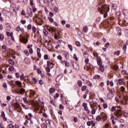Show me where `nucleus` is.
<instances>
[{
	"instance_id": "473e14b6",
	"label": "nucleus",
	"mask_w": 128,
	"mask_h": 128,
	"mask_svg": "<svg viewBox=\"0 0 128 128\" xmlns=\"http://www.w3.org/2000/svg\"><path fill=\"white\" fill-rule=\"evenodd\" d=\"M46 124H50V122H54L52 121H50V120H46Z\"/></svg>"
},
{
	"instance_id": "dca6fc26",
	"label": "nucleus",
	"mask_w": 128,
	"mask_h": 128,
	"mask_svg": "<svg viewBox=\"0 0 128 128\" xmlns=\"http://www.w3.org/2000/svg\"><path fill=\"white\" fill-rule=\"evenodd\" d=\"M88 32V26H84L83 28V32Z\"/></svg>"
},
{
	"instance_id": "72a5a7b5",
	"label": "nucleus",
	"mask_w": 128,
	"mask_h": 128,
	"mask_svg": "<svg viewBox=\"0 0 128 128\" xmlns=\"http://www.w3.org/2000/svg\"><path fill=\"white\" fill-rule=\"evenodd\" d=\"M60 33H58V34H54V38H56V40H58V36H60Z\"/></svg>"
},
{
	"instance_id": "b1692460",
	"label": "nucleus",
	"mask_w": 128,
	"mask_h": 128,
	"mask_svg": "<svg viewBox=\"0 0 128 128\" xmlns=\"http://www.w3.org/2000/svg\"><path fill=\"white\" fill-rule=\"evenodd\" d=\"M86 82L88 86H92V84L88 80H86Z\"/></svg>"
},
{
	"instance_id": "680f3d73",
	"label": "nucleus",
	"mask_w": 128,
	"mask_h": 128,
	"mask_svg": "<svg viewBox=\"0 0 128 128\" xmlns=\"http://www.w3.org/2000/svg\"><path fill=\"white\" fill-rule=\"evenodd\" d=\"M103 108H104L106 109V108H108V104H103Z\"/></svg>"
},
{
	"instance_id": "4be33fe9",
	"label": "nucleus",
	"mask_w": 128,
	"mask_h": 128,
	"mask_svg": "<svg viewBox=\"0 0 128 128\" xmlns=\"http://www.w3.org/2000/svg\"><path fill=\"white\" fill-rule=\"evenodd\" d=\"M39 3L40 4V6H43L46 4V1L44 0H39Z\"/></svg>"
},
{
	"instance_id": "c9c22d12",
	"label": "nucleus",
	"mask_w": 128,
	"mask_h": 128,
	"mask_svg": "<svg viewBox=\"0 0 128 128\" xmlns=\"http://www.w3.org/2000/svg\"><path fill=\"white\" fill-rule=\"evenodd\" d=\"M54 6V4H52V2H50V3L48 4V6L49 8H52Z\"/></svg>"
},
{
	"instance_id": "864d4df0",
	"label": "nucleus",
	"mask_w": 128,
	"mask_h": 128,
	"mask_svg": "<svg viewBox=\"0 0 128 128\" xmlns=\"http://www.w3.org/2000/svg\"><path fill=\"white\" fill-rule=\"evenodd\" d=\"M32 30H33V32H36V27L34 26H33L32 27Z\"/></svg>"
},
{
	"instance_id": "2f4dec72",
	"label": "nucleus",
	"mask_w": 128,
	"mask_h": 128,
	"mask_svg": "<svg viewBox=\"0 0 128 128\" xmlns=\"http://www.w3.org/2000/svg\"><path fill=\"white\" fill-rule=\"evenodd\" d=\"M24 54H25L27 56H30V53L28 52V50H24Z\"/></svg>"
},
{
	"instance_id": "c03bdc74",
	"label": "nucleus",
	"mask_w": 128,
	"mask_h": 128,
	"mask_svg": "<svg viewBox=\"0 0 128 128\" xmlns=\"http://www.w3.org/2000/svg\"><path fill=\"white\" fill-rule=\"evenodd\" d=\"M6 34L8 36H12V32H6Z\"/></svg>"
},
{
	"instance_id": "393cba45",
	"label": "nucleus",
	"mask_w": 128,
	"mask_h": 128,
	"mask_svg": "<svg viewBox=\"0 0 128 128\" xmlns=\"http://www.w3.org/2000/svg\"><path fill=\"white\" fill-rule=\"evenodd\" d=\"M54 90H56V89H54V88H50V89L49 90V92L50 94H53V92H54Z\"/></svg>"
},
{
	"instance_id": "58836bf2",
	"label": "nucleus",
	"mask_w": 128,
	"mask_h": 128,
	"mask_svg": "<svg viewBox=\"0 0 128 128\" xmlns=\"http://www.w3.org/2000/svg\"><path fill=\"white\" fill-rule=\"evenodd\" d=\"M116 30L118 32H122V30L120 29V27H117L116 28Z\"/></svg>"
},
{
	"instance_id": "13d9d810",
	"label": "nucleus",
	"mask_w": 128,
	"mask_h": 128,
	"mask_svg": "<svg viewBox=\"0 0 128 128\" xmlns=\"http://www.w3.org/2000/svg\"><path fill=\"white\" fill-rule=\"evenodd\" d=\"M84 62L86 64H88V62H90V60L88 58H86Z\"/></svg>"
},
{
	"instance_id": "1a4fd4ad",
	"label": "nucleus",
	"mask_w": 128,
	"mask_h": 128,
	"mask_svg": "<svg viewBox=\"0 0 128 128\" xmlns=\"http://www.w3.org/2000/svg\"><path fill=\"white\" fill-rule=\"evenodd\" d=\"M80 78L82 80H83L84 82H86V80H88V76L86 74H82Z\"/></svg>"
},
{
	"instance_id": "4d7b16f0",
	"label": "nucleus",
	"mask_w": 128,
	"mask_h": 128,
	"mask_svg": "<svg viewBox=\"0 0 128 128\" xmlns=\"http://www.w3.org/2000/svg\"><path fill=\"white\" fill-rule=\"evenodd\" d=\"M105 48H108V46H110V42H106V44H105V46H104Z\"/></svg>"
},
{
	"instance_id": "c85d7f7f",
	"label": "nucleus",
	"mask_w": 128,
	"mask_h": 128,
	"mask_svg": "<svg viewBox=\"0 0 128 128\" xmlns=\"http://www.w3.org/2000/svg\"><path fill=\"white\" fill-rule=\"evenodd\" d=\"M8 70L10 72H12V70H14V67L12 66H10Z\"/></svg>"
},
{
	"instance_id": "20e7f679",
	"label": "nucleus",
	"mask_w": 128,
	"mask_h": 128,
	"mask_svg": "<svg viewBox=\"0 0 128 128\" xmlns=\"http://www.w3.org/2000/svg\"><path fill=\"white\" fill-rule=\"evenodd\" d=\"M20 40L21 42H22L23 44H26L28 41L26 37H24L22 36H20Z\"/></svg>"
},
{
	"instance_id": "79ce46f5",
	"label": "nucleus",
	"mask_w": 128,
	"mask_h": 128,
	"mask_svg": "<svg viewBox=\"0 0 128 128\" xmlns=\"http://www.w3.org/2000/svg\"><path fill=\"white\" fill-rule=\"evenodd\" d=\"M84 110H86V112H87L88 114H90V110H88V108L87 107H85L84 108Z\"/></svg>"
},
{
	"instance_id": "a19ab883",
	"label": "nucleus",
	"mask_w": 128,
	"mask_h": 128,
	"mask_svg": "<svg viewBox=\"0 0 128 128\" xmlns=\"http://www.w3.org/2000/svg\"><path fill=\"white\" fill-rule=\"evenodd\" d=\"M114 70H118V66L117 65L114 66Z\"/></svg>"
},
{
	"instance_id": "f8f14e48",
	"label": "nucleus",
	"mask_w": 128,
	"mask_h": 128,
	"mask_svg": "<svg viewBox=\"0 0 128 128\" xmlns=\"http://www.w3.org/2000/svg\"><path fill=\"white\" fill-rule=\"evenodd\" d=\"M37 56L39 58H42V54H40V49L37 48Z\"/></svg>"
},
{
	"instance_id": "4c0bfd02",
	"label": "nucleus",
	"mask_w": 128,
	"mask_h": 128,
	"mask_svg": "<svg viewBox=\"0 0 128 128\" xmlns=\"http://www.w3.org/2000/svg\"><path fill=\"white\" fill-rule=\"evenodd\" d=\"M72 66H73L75 70H76V68H78V64H76V63L73 64Z\"/></svg>"
},
{
	"instance_id": "423d86ee",
	"label": "nucleus",
	"mask_w": 128,
	"mask_h": 128,
	"mask_svg": "<svg viewBox=\"0 0 128 128\" xmlns=\"http://www.w3.org/2000/svg\"><path fill=\"white\" fill-rule=\"evenodd\" d=\"M114 114L116 116H122V112L120 109L119 108L116 111Z\"/></svg>"
},
{
	"instance_id": "e433bc0d",
	"label": "nucleus",
	"mask_w": 128,
	"mask_h": 128,
	"mask_svg": "<svg viewBox=\"0 0 128 128\" xmlns=\"http://www.w3.org/2000/svg\"><path fill=\"white\" fill-rule=\"evenodd\" d=\"M4 35L2 34H0V40H4Z\"/></svg>"
},
{
	"instance_id": "412c9836",
	"label": "nucleus",
	"mask_w": 128,
	"mask_h": 128,
	"mask_svg": "<svg viewBox=\"0 0 128 128\" xmlns=\"http://www.w3.org/2000/svg\"><path fill=\"white\" fill-rule=\"evenodd\" d=\"M112 10H116V8H118V6L114 4H112Z\"/></svg>"
},
{
	"instance_id": "6e6552de",
	"label": "nucleus",
	"mask_w": 128,
	"mask_h": 128,
	"mask_svg": "<svg viewBox=\"0 0 128 128\" xmlns=\"http://www.w3.org/2000/svg\"><path fill=\"white\" fill-rule=\"evenodd\" d=\"M63 54L65 56L66 60H68L70 58V56L68 55V53L66 51H63Z\"/></svg>"
},
{
	"instance_id": "c756f323",
	"label": "nucleus",
	"mask_w": 128,
	"mask_h": 128,
	"mask_svg": "<svg viewBox=\"0 0 128 128\" xmlns=\"http://www.w3.org/2000/svg\"><path fill=\"white\" fill-rule=\"evenodd\" d=\"M68 48L70 52H72V44H69L68 45Z\"/></svg>"
},
{
	"instance_id": "39448f33",
	"label": "nucleus",
	"mask_w": 128,
	"mask_h": 128,
	"mask_svg": "<svg viewBox=\"0 0 128 128\" xmlns=\"http://www.w3.org/2000/svg\"><path fill=\"white\" fill-rule=\"evenodd\" d=\"M110 92L108 94L107 97L108 100H112V98H114V92L112 90H110Z\"/></svg>"
},
{
	"instance_id": "09e8293b",
	"label": "nucleus",
	"mask_w": 128,
	"mask_h": 128,
	"mask_svg": "<svg viewBox=\"0 0 128 128\" xmlns=\"http://www.w3.org/2000/svg\"><path fill=\"white\" fill-rule=\"evenodd\" d=\"M8 128H14V125L12 124H10L7 126Z\"/></svg>"
},
{
	"instance_id": "5701e85b",
	"label": "nucleus",
	"mask_w": 128,
	"mask_h": 128,
	"mask_svg": "<svg viewBox=\"0 0 128 128\" xmlns=\"http://www.w3.org/2000/svg\"><path fill=\"white\" fill-rule=\"evenodd\" d=\"M123 14L124 16H128V11L127 10H123Z\"/></svg>"
},
{
	"instance_id": "bb28decb",
	"label": "nucleus",
	"mask_w": 128,
	"mask_h": 128,
	"mask_svg": "<svg viewBox=\"0 0 128 128\" xmlns=\"http://www.w3.org/2000/svg\"><path fill=\"white\" fill-rule=\"evenodd\" d=\"M64 62L65 64V66H66V68H68V66H70V64L68 63V61L64 60Z\"/></svg>"
},
{
	"instance_id": "a211bd4d",
	"label": "nucleus",
	"mask_w": 128,
	"mask_h": 128,
	"mask_svg": "<svg viewBox=\"0 0 128 128\" xmlns=\"http://www.w3.org/2000/svg\"><path fill=\"white\" fill-rule=\"evenodd\" d=\"M8 62L10 64H12V66H14V61L12 59L9 60Z\"/></svg>"
},
{
	"instance_id": "6e6d98bb",
	"label": "nucleus",
	"mask_w": 128,
	"mask_h": 128,
	"mask_svg": "<svg viewBox=\"0 0 128 128\" xmlns=\"http://www.w3.org/2000/svg\"><path fill=\"white\" fill-rule=\"evenodd\" d=\"M29 50H30V48H32V44H28L27 46Z\"/></svg>"
},
{
	"instance_id": "49530a36",
	"label": "nucleus",
	"mask_w": 128,
	"mask_h": 128,
	"mask_svg": "<svg viewBox=\"0 0 128 128\" xmlns=\"http://www.w3.org/2000/svg\"><path fill=\"white\" fill-rule=\"evenodd\" d=\"M76 44L77 46H80V42L78 41L76 42Z\"/></svg>"
},
{
	"instance_id": "a878e982",
	"label": "nucleus",
	"mask_w": 128,
	"mask_h": 128,
	"mask_svg": "<svg viewBox=\"0 0 128 128\" xmlns=\"http://www.w3.org/2000/svg\"><path fill=\"white\" fill-rule=\"evenodd\" d=\"M118 82L120 84H122V82H124V79L123 78H120L118 80Z\"/></svg>"
},
{
	"instance_id": "0e129e2a",
	"label": "nucleus",
	"mask_w": 128,
	"mask_h": 128,
	"mask_svg": "<svg viewBox=\"0 0 128 128\" xmlns=\"http://www.w3.org/2000/svg\"><path fill=\"white\" fill-rule=\"evenodd\" d=\"M82 106L84 108H86L88 106V104L86 103H83Z\"/></svg>"
},
{
	"instance_id": "aec40b11",
	"label": "nucleus",
	"mask_w": 128,
	"mask_h": 128,
	"mask_svg": "<svg viewBox=\"0 0 128 128\" xmlns=\"http://www.w3.org/2000/svg\"><path fill=\"white\" fill-rule=\"evenodd\" d=\"M93 78H94V80H100V75H95L94 76Z\"/></svg>"
},
{
	"instance_id": "7ed1b4c3",
	"label": "nucleus",
	"mask_w": 128,
	"mask_h": 128,
	"mask_svg": "<svg viewBox=\"0 0 128 128\" xmlns=\"http://www.w3.org/2000/svg\"><path fill=\"white\" fill-rule=\"evenodd\" d=\"M97 62L98 66H100V71L102 72H104V66L102 65V58L100 56L97 57Z\"/></svg>"
},
{
	"instance_id": "2eb2a0df",
	"label": "nucleus",
	"mask_w": 128,
	"mask_h": 128,
	"mask_svg": "<svg viewBox=\"0 0 128 128\" xmlns=\"http://www.w3.org/2000/svg\"><path fill=\"white\" fill-rule=\"evenodd\" d=\"M24 62H26V64H30V59L27 58H25L24 60Z\"/></svg>"
},
{
	"instance_id": "de8ad7c7",
	"label": "nucleus",
	"mask_w": 128,
	"mask_h": 128,
	"mask_svg": "<svg viewBox=\"0 0 128 128\" xmlns=\"http://www.w3.org/2000/svg\"><path fill=\"white\" fill-rule=\"evenodd\" d=\"M24 74H22L20 76V80H24Z\"/></svg>"
},
{
	"instance_id": "ddd939ff",
	"label": "nucleus",
	"mask_w": 128,
	"mask_h": 128,
	"mask_svg": "<svg viewBox=\"0 0 128 128\" xmlns=\"http://www.w3.org/2000/svg\"><path fill=\"white\" fill-rule=\"evenodd\" d=\"M98 110V106H96L92 110V114H96V111Z\"/></svg>"
},
{
	"instance_id": "338daca9",
	"label": "nucleus",
	"mask_w": 128,
	"mask_h": 128,
	"mask_svg": "<svg viewBox=\"0 0 128 128\" xmlns=\"http://www.w3.org/2000/svg\"><path fill=\"white\" fill-rule=\"evenodd\" d=\"M59 108L60 110H64V106H62V104H60L59 106Z\"/></svg>"
},
{
	"instance_id": "f704fd0d",
	"label": "nucleus",
	"mask_w": 128,
	"mask_h": 128,
	"mask_svg": "<svg viewBox=\"0 0 128 128\" xmlns=\"http://www.w3.org/2000/svg\"><path fill=\"white\" fill-rule=\"evenodd\" d=\"M86 90V86H82V92H84V90Z\"/></svg>"
},
{
	"instance_id": "9d476101",
	"label": "nucleus",
	"mask_w": 128,
	"mask_h": 128,
	"mask_svg": "<svg viewBox=\"0 0 128 128\" xmlns=\"http://www.w3.org/2000/svg\"><path fill=\"white\" fill-rule=\"evenodd\" d=\"M28 14L30 18H32V8H30V10H28Z\"/></svg>"
},
{
	"instance_id": "e2e57ef3",
	"label": "nucleus",
	"mask_w": 128,
	"mask_h": 128,
	"mask_svg": "<svg viewBox=\"0 0 128 128\" xmlns=\"http://www.w3.org/2000/svg\"><path fill=\"white\" fill-rule=\"evenodd\" d=\"M28 30H32V25L29 24L27 27Z\"/></svg>"
},
{
	"instance_id": "7c9ffc66",
	"label": "nucleus",
	"mask_w": 128,
	"mask_h": 128,
	"mask_svg": "<svg viewBox=\"0 0 128 128\" xmlns=\"http://www.w3.org/2000/svg\"><path fill=\"white\" fill-rule=\"evenodd\" d=\"M73 58H74V60H76V61L78 60V58L76 56V54H74V56H73Z\"/></svg>"
},
{
	"instance_id": "69168bd1",
	"label": "nucleus",
	"mask_w": 128,
	"mask_h": 128,
	"mask_svg": "<svg viewBox=\"0 0 128 128\" xmlns=\"http://www.w3.org/2000/svg\"><path fill=\"white\" fill-rule=\"evenodd\" d=\"M10 26L8 25L6 26V30H10Z\"/></svg>"
},
{
	"instance_id": "774afa93",
	"label": "nucleus",
	"mask_w": 128,
	"mask_h": 128,
	"mask_svg": "<svg viewBox=\"0 0 128 128\" xmlns=\"http://www.w3.org/2000/svg\"><path fill=\"white\" fill-rule=\"evenodd\" d=\"M104 128H110V126L108 124H106Z\"/></svg>"
},
{
	"instance_id": "ea45409f",
	"label": "nucleus",
	"mask_w": 128,
	"mask_h": 128,
	"mask_svg": "<svg viewBox=\"0 0 128 128\" xmlns=\"http://www.w3.org/2000/svg\"><path fill=\"white\" fill-rule=\"evenodd\" d=\"M121 74H122L124 75V74H126V70H123L122 71H121Z\"/></svg>"
},
{
	"instance_id": "5fc2aeb1",
	"label": "nucleus",
	"mask_w": 128,
	"mask_h": 128,
	"mask_svg": "<svg viewBox=\"0 0 128 128\" xmlns=\"http://www.w3.org/2000/svg\"><path fill=\"white\" fill-rule=\"evenodd\" d=\"M21 106L22 108H24V110H28V108H26V105H24V104H22Z\"/></svg>"
},
{
	"instance_id": "0eeeda50",
	"label": "nucleus",
	"mask_w": 128,
	"mask_h": 128,
	"mask_svg": "<svg viewBox=\"0 0 128 128\" xmlns=\"http://www.w3.org/2000/svg\"><path fill=\"white\" fill-rule=\"evenodd\" d=\"M120 91L121 92L122 96H126V88L124 86L120 88Z\"/></svg>"
},
{
	"instance_id": "3c124183",
	"label": "nucleus",
	"mask_w": 128,
	"mask_h": 128,
	"mask_svg": "<svg viewBox=\"0 0 128 128\" xmlns=\"http://www.w3.org/2000/svg\"><path fill=\"white\" fill-rule=\"evenodd\" d=\"M46 72H50V68L46 67Z\"/></svg>"
},
{
	"instance_id": "f257e3e1",
	"label": "nucleus",
	"mask_w": 128,
	"mask_h": 128,
	"mask_svg": "<svg viewBox=\"0 0 128 128\" xmlns=\"http://www.w3.org/2000/svg\"><path fill=\"white\" fill-rule=\"evenodd\" d=\"M106 8L104 4H102V3L100 2L98 6V12H105V13L104 14V18H106L108 16V12H106Z\"/></svg>"
},
{
	"instance_id": "4468645a",
	"label": "nucleus",
	"mask_w": 128,
	"mask_h": 128,
	"mask_svg": "<svg viewBox=\"0 0 128 128\" xmlns=\"http://www.w3.org/2000/svg\"><path fill=\"white\" fill-rule=\"evenodd\" d=\"M16 84L18 86V88H22V82H20V81H16Z\"/></svg>"
},
{
	"instance_id": "8fccbe9b",
	"label": "nucleus",
	"mask_w": 128,
	"mask_h": 128,
	"mask_svg": "<svg viewBox=\"0 0 128 128\" xmlns=\"http://www.w3.org/2000/svg\"><path fill=\"white\" fill-rule=\"evenodd\" d=\"M75 110L78 112H80V107L76 108Z\"/></svg>"
},
{
	"instance_id": "9b49d317",
	"label": "nucleus",
	"mask_w": 128,
	"mask_h": 128,
	"mask_svg": "<svg viewBox=\"0 0 128 128\" xmlns=\"http://www.w3.org/2000/svg\"><path fill=\"white\" fill-rule=\"evenodd\" d=\"M1 116L2 118L6 122L7 118H6V114H4V111L2 112Z\"/></svg>"
},
{
	"instance_id": "cd10ccee",
	"label": "nucleus",
	"mask_w": 128,
	"mask_h": 128,
	"mask_svg": "<svg viewBox=\"0 0 128 128\" xmlns=\"http://www.w3.org/2000/svg\"><path fill=\"white\" fill-rule=\"evenodd\" d=\"M78 86H80V88H82V81L78 80Z\"/></svg>"
},
{
	"instance_id": "a18cd8bd",
	"label": "nucleus",
	"mask_w": 128,
	"mask_h": 128,
	"mask_svg": "<svg viewBox=\"0 0 128 128\" xmlns=\"http://www.w3.org/2000/svg\"><path fill=\"white\" fill-rule=\"evenodd\" d=\"M122 50H124V52H126V45L124 44V45L122 47Z\"/></svg>"
},
{
	"instance_id": "37998d69",
	"label": "nucleus",
	"mask_w": 128,
	"mask_h": 128,
	"mask_svg": "<svg viewBox=\"0 0 128 128\" xmlns=\"http://www.w3.org/2000/svg\"><path fill=\"white\" fill-rule=\"evenodd\" d=\"M41 126H42V128H48V126H46V124H44V123L42 124Z\"/></svg>"
},
{
	"instance_id": "052dcab7",
	"label": "nucleus",
	"mask_w": 128,
	"mask_h": 128,
	"mask_svg": "<svg viewBox=\"0 0 128 128\" xmlns=\"http://www.w3.org/2000/svg\"><path fill=\"white\" fill-rule=\"evenodd\" d=\"M100 22V18L98 17L96 20V22Z\"/></svg>"
},
{
	"instance_id": "f03ea898",
	"label": "nucleus",
	"mask_w": 128,
	"mask_h": 128,
	"mask_svg": "<svg viewBox=\"0 0 128 128\" xmlns=\"http://www.w3.org/2000/svg\"><path fill=\"white\" fill-rule=\"evenodd\" d=\"M102 118L104 121L108 119L106 114L104 112L100 113V115L97 116L96 118V120H97V122H100V120H102Z\"/></svg>"
},
{
	"instance_id": "bf43d9fd",
	"label": "nucleus",
	"mask_w": 128,
	"mask_h": 128,
	"mask_svg": "<svg viewBox=\"0 0 128 128\" xmlns=\"http://www.w3.org/2000/svg\"><path fill=\"white\" fill-rule=\"evenodd\" d=\"M78 34L80 36V38H84V35L83 33H79Z\"/></svg>"
},
{
	"instance_id": "f3484780",
	"label": "nucleus",
	"mask_w": 128,
	"mask_h": 128,
	"mask_svg": "<svg viewBox=\"0 0 128 128\" xmlns=\"http://www.w3.org/2000/svg\"><path fill=\"white\" fill-rule=\"evenodd\" d=\"M83 56L85 58H88V52H84Z\"/></svg>"
},
{
	"instance_id": "603ef678",
	"label": "nucleus",
	"mask_w": 128,
	"mask_h": 128,
	"mask_svg": "<svg viewBox=\"0 0 128 128\" xmlns=\"http://www.w3.org/2000/svg\"><path fill=\"white\" fill-rule=\"evenodd\" d=\"M58 96H60V94H58V93H56V96H54V100H56V98H58Z\"/></svg>"
},
{
	"instance_id": "6ab92c4d",
	"label": "nucleus",
	"mask_w": 128,
	"mask_h": 128,
	"mask_svg": "<svg viewBox=\"0 0 128 128\" xmlns=\"http://www.w3.org/2000/svg\"><path fill=\"white\" fill-rule=\"evenodd\" d=\"M26 92V90H24V88H22L20 90V94H24Z\"/></svg>"
}]
</instances>
